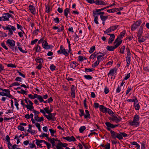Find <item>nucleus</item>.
I'll return each instance as SVG.
<instances>
[{"instance_id": "1", "label": "nucleus", "mask_w": 149, "mask_h": 149, "mask_svg": "<svg viewBox=\"0 0 149 149\" xmlns=\"http://www.w3.org/2000/svg\"><path fill=\"white\" fill-rule=\"evenodd\" d=\"M139 115H136L134 118V119L132 122H130V124L131 125H138L139 123L138 121L139 120Z\"/></svg>"}, {"instance_id": "2", "label": "nucleus", "mask_w": 149, "mask_h": 149, "mask_svg": "<svg viewBox=\"0 0 149 149\" xmlns=\"http://www.w3.org/2000/svg\"><path fill=\"white\" fill-rule=\"evenodd\" d=\"M122 40H121V41L119 42L116 43L115 45L114 46H108L107 47V49L109 51H113L114 49L117 48L120 44L121 43Z\"/></svg>"}, {"instance_id": "3", "label": "nucleus", "mask_w": 149, "mask_h": 149, "mask_svg": "<svg viewBox=\"0 0 149 149\" xmlns=\"http://www.w3.org/2000/svg\"><path fill=\"white\" fill-rule=\"evenodd\" d=\"M58 54H63L66 56H68V53L63 47L62 45H61L60 47V49L57 52Z\"/></svg>"}, {"instance_id": "4", "label": "nucleus", "mask_w": 149, "mask_h": 149, "mask_svg": "<svg viewBox=\"0 0 149 149\" xmlns=\"http://www.w3.org/2000/svg\"><path fill=\"white\" fill-rule=\"evenodd\" d=\"M6 42L10 48L12 49L13 50H14V48L13 47L15 45V42L14 40H12L8 39L7 40Z\"/></svg>"}, {"instance_id": "5", "label": "nucleus", "mask_w": 149, "mask_h": 149, "mask_svg": "<svg viewBox=\"0 0 149 149\" xmlns=\"http://www.w3.org/2000/svg\"><path fill=\"white\" fill-rule=\"evenodd\" d=\"M12 15L8 13H4L3 15V21H8L9 18Z\"/></svg>"}, {"instance_id": "6", "label": "nucleus", "mask_w": 149, "mask_h": 149, "mask_svg": "<svg viewBox=\"0 0 149 149\" xmlns=\"http://www.w3.org/2000/svg\"><path fill=\"white\" fill-rule=\"evenodd\" d=\"M63 139H65L67 141H76V139L73 136L71 137L66 136L65 137H63Z\"/></svg>"}, {"instance_id": "7", "label": "nucleus", "mask_w": 149, "mask_h": 149, "mask_svg": "<svg viewBox=\"0 0 149 149\" xmlns=\"http://www.w3.org/2000/svg\"><path fill=\"white\" fill-rule=\"evenodd\" d=\"M109 119L113 121H115L116 123H118L120 120V119H118L116 116H114L113 115L112 116L110 117Z\"/></svg>"}, {"instance_id": "8", "label": "nucleus", "mask_w": 149, "mask_h": 149, "mask_svg": "<svg viewBox=\"0 0 149 149\" xmlns=\"http://www.w3.org/2000/svg\"><path fill=\"white\" fill-rule=\"evenodd\" d=\"M42 46L43 48L45 49H48L50 48V46L48 45L47 42L45 40L44 42H43Z\"/></svg>"}, {"instance_id": "9", "label": "nucleus", "mask_w": 149, "mask_h": 149, "mask_svg": "<svg viewBox=\"0 0 149 149\" xmlns=\"http://www.w3.org/2000/svg\"><path fill=\"white\" fill-rule=\"evenodd\" d=\"M143 33V27L141 25L140 26L139 29V31L138 33L137 36L138 37V39H139L141 38V37L142 36V34Z\"/></svg>"}, {"instance_id": "10", "label": "nucleus", "mask_w": 149, "mask_h": 149, "mask_svg": "<svg viewBox=\"0 0 149 149\" xmlns=\"http://www.w3.org/2000/svg\"><path fill=\"white\" fill-rule=\"evenodd\" d=\"M100 109L101 111L103 113H106L107 112L108 109L105 107L103 105H100Z\"/></svg>"}, {"instance_id": "11", "label": "nucleus", "mask_w": 149, "mask_h": 149, "mask_svg": "<svg viewBox=\"0 0 149 149\" xmlns=\"http://www.w3.org/2000/svg\"><path fill=\"white\" fill-rule=\"evenodd\" d=\"M95 4L97 5H106L105 3L102 0L96 1H95Z\"/></svg>"}, {"instance_id": "12", "label": "nucleus", "mask_w": 149, "mask_h": 149, "mask_svg": "<svg viewBox=\"0 0 149 149\" xmlns=\"http://www.w3.org/2000/svg\"><path fill=\"white\" fill-rule=\"evenodd\" d=\"M29 8L31 13L34 14H35V9L33 6L32 5H30L29 6Z\"/></svg>"}, {"instance_id": "13", "label": "nucleus", "mask_w": 149, "mask_h": 149, "mask_svg": "<svg viewBox=\"0 0 149 149\" xmlns=\"http://www.w3.org/2000/svg\"><path fill=\"white\" fill-rule=\"evenodd\" d=\"M35 119L37 121L39 122H40L42 121H43L44 120L43 117H41L39 118V117L38 116V115H37L36 116L34 117Z\"/></svg>"}, {"instance_id": "14", "label": "nucleus", "mask_w": 149, "mask_h": 149, "mask_svg": "<svg viewBox=\"0 0 149 149\" xmlns=\"http://www.w3.org/2000/svg\"><path fill=\"white\" fill-rule=\"evenodd\" d=\"M70 13V10L68 8H66L64 10V15L66 17H68V14Z\"/></svg>"}, {"instance_id": "15", "label": "nucleus", "mask_w": 149, "mask_h": 149, "mask_svg": "<svg viewBox=\"0 0 149 149\" xmlns=\"http://www.w3.org/2000/svg\"><path fill=\"white\" fill-rule=\"evenodd\" d=\"M115 38V35H112L111 36H110L109 39L108 43L109 44L112 43V42L113 41Z\"/></svg>"}, {"instance_id": "16", "label": "nucleus", "mask_w": 149, "mask_h": 149, "mask_svg": "<svg viewBox=\"0 0 149 149\" xmlns=\"http://www.w3.org/2000/svg\"><path fill=\"white\" fill-rule=\"evenodd\" d=\"M99 12L97 9L94 10L93 11V16H94L95 18L98 17V16L97 15V12Z\"/></svg>"}, {"instance_id": "17", "label": "nucleus", "mask_w": 149, "mask_h": 149, "mask_svg": "<svg viewBox=\"0 0 149 149\" xmlns=\"http://www.w3.org/2000/svg\"><path fill=\"white\" fill-rule=\"evenodd\" d=\"M111 136L114 138H116L117 133L111 130L110 131Z\"/></svg>"}, {"instance_id": "18", "label": "nucleus", "mask_w": 149, "mask_h": 149, "mask_svg": "<svg viewBox=\"0 0 149 149\" xmlns=\"http://www.w3.org/2000/svg\"><path fill=\"white\" fill-rule=\"evenodd\" d=\"M35 61L37 63H39L40 64H42L43 62V59L42 58L40 57L37 58L35 59Z\"/></svg>"}, {"instance_id": "19", "label": "nucleus", "mask_w": 149, "mask_h": 149, "mask_svg": "<svg viewBox=\"0 0 149 149\" xmlns=\"http://www.w3.org/2000/svg\"><path fill=\"white\" fill-rule=\"evenodd\" d=\"M86 114L84 115V117L85 118H90V115L89 114V111L88 110H86L85 111Z\"/></svg>"}, {"instance_id": "20", "label": "nucleus", "mask_w": 149, "mask_h": 149, "mask_svg": "<svg viewBox=\"0 0 149 149\" xmlns=\"http://www.w3.org/2000/svg\"><path fill=\"white\" fill-rule=\"evenodd\" d=\"M12 27H13V28H11V27L9 28L10 29H8V31H9V32L10 33V34H9L8 35H13V31H12V30L13 31H15L16 30V28L15 26H12Z\"/></svg>"}, {"instance_id": "21", "label": "nucleus", "mask_w": 149, "mask_h": 149, "mask_svg": "<svg viewBox=\"0 0 149 149\" xmlns=\"http://www.w3.org/2000/svg\"><path fill=\"white\" fill-rule=\"evenodd\" d=\"M105 124L107 127H111V128H114V126H113V125L111 124L109 122H107L105 123Z\"/></svg>"}, {"instance_id": "22", "label": "nucleus", "mask_w": 149, "mask_h": 149, "mask_svg": "<svg viewBox=\"0 0 149 149\" xmlns=\"http://www.w3.org/2000/svg\"><path fill=\"white\" fill-rule=\"evenodd\" d=\"M103 55H99L97 57V60L99 62L103 60V56H104L103 54L102 53H101Z\"/></svg>"}, {"instance_id": "23", "label": "nucleus", "mask_w": 149, "mask_h": 149, "mask_svg": "<svg viewBox=\"0 0 149 149\" xmlns=\"http://www.w3.org/2000/svg\"><path fill=\"white\" fill-rule=\"evenodd\" d=\"M26 107L27 109H29L31 111H33V110L34 109V107L32 105H26Z\"/></svg>"}, {"instance_id": "24", "label": "nucleus", "mask_w": 149, "mask_h": 149, "mask_svg": "<svg viewBox=\"0 0 149 149\" xmlns=\"http://www.w3.org/2000/svg\"><path fill=\"white\" fill-rule=\"evenodd\" d=\"M17 146L16 144H14L13 146H12L11 144V146L9 145H8V147L9 149H15Z\"/></svg>"}, {"instance_id": "25", "label": "nucleus", "mask_w": 149, "mask_h": 149, "mask_svg": "<svg viewBox=\"0 0 149 149\" xmlns=\"http://www.w3.org/2000/svg\"><path fill=\"white\" fill-rule=\"evenodd\" d=\"M100 17L102 21H105L108 18V16L101 15Z\"/></svg>"}, {"instance_id": "26", "label": "nucleus", "mask_w": 149, "mask_h": 149, "mask_svg": "<svg viewBox=\"0 0 149 149\" xmlns=\"http://www.w3.org/2000/svg\"><path fill=\"white\" fill-rule=\"evenodd\" d=\"M126 50L127 51V55L126 58H130L131 54L130 49L128 48H127L126 49Z\"/></svg>"}, {"instance_id": "27", "label": "nucleus", "mask_w": 149, "mask_h": 149, "mask_svg": "<svg viewBox=\"0 0 149 149\" xmlns=\"http://www.w3.org/2000/svg\"><path fill=\"white\" fill-rule=\"evenodd\" d=\"M35 48L36 49V52H40L41 51V48L40 46L37 45L35 47Z\"/></svg>"}, {"instance_id": "28", "label": "nucleus", "mask_w": 149, "mask_h": 149, "mask_svg": "<svg viewBox=\"0 0 149 149\" xmlns=\"http://www.w3.org/2000/svg\"><path fill=\"white\" fill-rule=\"evenodd\" d=\"M6 139L7 141V142H8V145H10V146L11 145V143L10 142V137H9V136L8 135H7L6 136Z\"/></svg>"}, {"instance_id": "29", "label": "nucleus", "mask_w": 149, "mask_h": 149, "mask_svg": "<svg viewBox=\"0 0 149 149\" xmlns=\"http://www.w3.org/2000/svg\"><path fill=\"white\" fill-rule=\"evenodd\" d=\"M5 96L8 97L10 98L13 99L12 96L10 93V91H9L7 93H6V94L5 95Z\"/></svg>"}, {"instance_id": "30", "label": "nucleus", "mask_w": 149, "mask_h": 149, "mask_svg": "<svg viewBox=\"0 0 149 149\" xmlns=\"http://www.w3.org/2000/svg\"><path fill=\"white\" fill-rule=\"evenodd\" d=\"M125 48V47L124 45L122 46L120 49V52L122 54H124V50Z\"/></svg>"}, {"instance_id": "31", "label": "nucleus", "mask_w": 149, "mask_h": 149, "mask_svg": "<svg viewBox=\"0 0 149 149\" xmlns=\"http://www.w3.org/2000/svg\"><path fill=\"white\" fill-rule=\"evenodd\" d=\"M121 133V132H120L119 134L117 133V134L116 138H118L119 140H121L123 139Z\"/></svg>"}, {"instance_id": "32", "label": "nucleus", "mask_w": 149, "mask_h": 149, "mask_svg": "<svg viewBox=\"0 0 149 149\" xmlns=\"http://www.w3.org/2000/svg\"><path fill=\"white\" fill-rule=\"evenodd\" d=\"M127 67H128L130 63V58H126Z\"/></svg>"}, {"instance_id": "33", "label": "nucleus", "mask_w": 149, "mask_h": 149, "mask_svg": "<svg viewBox=\"0 0 149 149\" xmlns=\"http://www.w3.org/2000/svg\"><path fill=\"white\" fill-rule=\"evenodd\" d=\"M58 141L61 144L62 147H66V146L67 145V144L66 143H62V142H60V141L59 140H58L56 139V141Z\"/></svg>"}, {"instance_id": "34", "label": "nucleus", "mask_w": 149, "mask_h": 149, "mask_svg": "<svg viewBox=\"0 0 149 149\" xmlns=\"http://www.w3.org/2000/svg\"><path fill=\"white\" fill-rule=\"evenodd\" d=\"M122 37L120 36H119L115 40V42H114V44H115L116 43H118L120 41V40H121V38ZM121 40H120L121 41Z\"/></svg>"}, {"instance_id": "35", "label": "nucleus", "mask_w": 149, "mask_h": 149, "mask_svg": "<svg viewBox=\"0 0 149 149\" xmlns=\"http://www.w3.org/2000/svg\"><path fill=\"white\" fill-rule=\"evenodd\" d=\"M62 147L61 144L59 143L56 144V149H64Z\"/></svg>"}, {"instance_id": "36", "label": "nucleus", "mask_w": 149, "mask_h": 149, "mask_svg": "<svg viewBox=\"0 0 149 149\" xmlns=\"http://www.w3.org/2000/svg\"><path fill=\"white\" fill-rule=\"evenodd\" d=\"M48 140L49 141H50V142L52 143H55V141H56V139H55L54 138H53L52 139H51L50 138H48Z\"/></svg>"}, {"instance_id": "37", "label": "nucleus", "mask_w": 149, "mask_h": 149, "mask_svg": "<svg viewBox=\"0 0 149 149\" xmlns=\"http://www.w3.org/2000/svg\"><path fill=\"white\" fill-rule=\"evenodd\" d=\"M112 31L111 27L106 30V31H104V33H107Z\"/></svg>"}, {"instance_id": "38", "label": "nucleus", "mask_w": 149, "mask_h": 149, "mask_svg": "<svg viewBox=\"0 0 149 149\" xmlns=\"http://www.w3.org/2000/svg\"><path fill=\"white\" fill-rule=\"evenodd\" d=\"M79 111L80 112V113H79V116H80L82 117L83 116H84L85 114L83 110L82 109H79Z\"/></svg>"}, {"instance_id": "39", "label": "nucleus", "mask_w": 149, "mask_h": 149, "mask_svg": "<svg viewBox=\"0 0 149 149\" xmlns=\"http://www.w3.org/2000/svg\"><path fill=\"white\" fill-rule=\"evenodd\" d=\"M95 49V47L94 46H93L91 48L89 52L91 54L93 52Z\"/></svg>"}, {"instance_id": "40", "label": "nucleus", "mask_w": 149, "mask_h": 149, "mask_svg": "<svg viewBox=\"0 0 149 149\" xmlns=\"http://www.w3.org/2000/svg\"><path fill=\"white\" fill-rule=\"evenodd\" d=\"M85 129L86 127L85 126L81 127L79 129V131L80 133H82Z\"/></svg>"}, {"instance_id": "41", "label": "nucleus", "mask_w": 149, "mask_h": 149, "mask_svg": "<svg viewBox=\"0 0 149 149\" xmlns=\"http://www.w3.org/2000/svg\"><path fill=\"white\" fill-rule=\"evenodd\" d=\"M71 94L72 96L73 97H75V90H71Z\"/></svg>"}, {"instance_id": "42", "label": "nucleus", "mask_w": 149, "mask_h": 149, "mask_svg": "<svg viewBox=\"0 0 149 149\" xmlns=\"http://www.w3.org/2000/svg\"><path fill=\"white\" fill-rule=\"evenodd\" d=\"M134 108L136 110H138L139 109V105L138 103L134 104Z\"/></svg>"}, {"instance_id": "43", "label": "nucleus", "mask_w": 149, "mask_h": 149, "mask_svg": "<svg viewBox=\"0 0 149 149\" xmlns=\"http://www.w3.org/2000/svg\"><path fill=\"white\" fill-rule=\"evenodd\" d=\"M99 63L100 62L98 61H96L92 64V67H96L99 64Z\"/></svg>"}, {"instance_id": "44", "label": "nucleus", "mask_w": 149, "mask_h": 149, "mask_svg": "<svg viewBox=\"0 0 149 149\" xmlns=\"http://www.w3.org/2000/svg\"><path fill=\"white\" fill-rule=\"evenodd\" d=\"M138 27L136 25H135L134 24H133L132 26L131 27V30L134 31Z\"/></svg>"}, {"instance_id": "45", "label": "nucleus", "mask_w": 149, "mask_h": 149, "mask_svg": "<svg viewBox=\"0 0 149 149\" xmlns=\"http://www.w3.org/2000/svg\"><path fill=\"white\" fill-rule=\"evenodd\" d=\"M56 29H58V32H61L64 29V28L63 26L62 25L61 26L59 29H58V27L56 26Z\"/></svg>"}, {"instance_id": "46", "label": "nucleus", "mask_w": 149, "mask_h": 149, "mask_svg": "<svg viewBox=\"0 0 149 149\" xmlns=\"http://www.w3.org/2000/svg\"><path fill=\"white\" fill-rule=\"evenodd\" d=\"M84 77L86 79H91L93 78V77L90 75H85Z\"/></svg>"}, {"instance_id": "47", "label": "nucleus", "mask_w": 149, "mask_h": 149, "mask_svg": "<svg viewBox=\"0 0 149 149\" xmlns=\"http://www.w3.org/2000/svg\"><path fill=\"white\" fill-rule=\"evenodd\" d=\"M118 26V25H117L116 26H111V29L112 30V31H114L115 30H116Z\"/></svg>"}, {"instance_id": "48", "label": "nucleus", "mask_w": 149, "mask_h": 149, "mask_svg": "<svg viewBox=\"0 0 149 149\" xmlns=\"http://www.w3.org/2000/svg\"><path fill=\"white\" fill-rule=\"evenodd\" d=\"M115 73V71L114 69H111V70L108 73V74H111V75H113Z\"/></svg>"}, {"instance_id": "49", "label": "nucleus", "mask_w": 149, "mask_h": 149, "mask_svg": "<svg viewBox=\"0 0 149 149\" xmlns=\"http://www.w3.org/2000/svg\"><path fill=\"white\" fill-rule=\"evenodd\" d=\"M107 112L111 115L113 116V114H114V113L110 109H108Z\"/></svg>"}, {"instance_id": "50", "label": "nucleus", "mask_w": 149, "mask_h": 149, "mask_svg": "<svg viewBox=\"0 0 149 149\" xmlns=\"http://www.w3.org/2000/svg\"><path fill=\"white\" fill-rule=\"evenodd\" d=\"M18 129L20 130L21 131H23L24 130V127L20 125H19L18 126Z\"/></svg>"}, {"instance_id": "51", "label": "nucleus", "mask_w": 149, "mask_h": 149, "mask_svg": "<svg viewBox=\"0 0 149 149\" xmlns=\"http://www.w3.org/2000/svg\"><path fill=\"white\" fill-rule=\"evenodd\" d=\"M56 67L53 64L51 65L50 66V69L51 70L53 71L55 70Z\"/></svg>"}, {"instance_id": "52", "label": "nucleus", "mask_w": 149, "mask_h": 149, "mask_svg": "<svg viewBox=\"0 0 149 149\" xmlns=\"http://www.w3.org/2000/svg\"><path fill=\"white\" fill-rule=\"evenodd\" d=\"M141 21L140 20H138V21L136 22L134 24L136 25V26L138 27L141 24Z\"/></svg>"}, {"instance_id": "53", "label": "nucleus", "mask_w": 149, "mask_h": 149, "mask_svg": "<svg viewBox=\"0 0 149 149\" xmlns=\"http://www.w3.org/2000/svg\"><path fill=\"white\" fill-rule=\"evenodd\" d=\"M7 66L8 67L11 68H16V65L13 64H8L7 65Z\"/></svg>"}, {"instance_id": "54", "label": "nucleus", "mask_w": 149, "mask_h": 149, "mask_svg": "<svg viewBox=\"0 0 149 149\" xmlns=\"http://www.w3.org/2000/svg\"><path fill=\"white\" fill-rule=\"evenodd\" d=\"M116 11V9H115V8H112L107 10V12L109 13H113Z\"/></svg>"}, {"instance_id": "55", "label": "nucleus", "mask_w": 149, "mask_h": 149, "mask_svg": "<svg viewBox=\"0 0 149 149\" xmlns=\"http://www.w3.org/2000/svg\"><path fill=\"white\" fill-rule=\"evenodd\" d=\"M11 27V28H12L13 27H12V26L11 25H8L7 26H5L4 28H3V29L4 30H8V29H10L9 28Z\"/></svg>"}, {"instance_id": "56", "label": "nucleus", "mask_w": 149, "mask_h": 149, "mask_svg": "<svg viewBox=\"0 0 149 149\" xmlns=\"http://www.w3.org/2000/svg\"><path fill=\"white\" fill-rule=\"evenodd\" d=\"M82 145L84 147L85 149H88L87 144L86 143H84V142H82Z\"/></svg>"}, {"instance_id": "57", "label": "nucleus", "mask_w": 149, "mask_h": 149, "mask_svg": "<svg viewBox=\"0 0 149 149\" xmlns=\"http://www.w3.org/2000/svg\"><path fill=\"white\" fill-rule=\"evenodd\" d=\"M29 145L30 147L31 148H32L34 147H36L33 142V143H30L29 144Z\"/></svg>"}, {"instance_id": "58", "label": "nucleus", "mask_w": 149, "mask_h": 149, "mask_svg": "<svg viewBox=\"0 0 149 149\" xmlns=\"http://www.w3.org/2000/svg\"><path fill=\"white\" fill-rule=\"evenodd\" d=\"M18 48L20 50V51L22 53H27V51H26L25 50H23L22 48L20 47H18Z\"/></svg>"}, {"instance_id": "59", "label": "nucleus", "mask_w": 149, "mask_h": 149, "mask_svg": "<svg viewBox=\"0 0 149 149\" xmlns=\"http://www.w3.org/2000/svg\"><path fill=\"white\" fill-rule=\"evenodd\" d=\"M1 46L5 49L6 50H7L8 49V48L6 46L5 43L3 42H2L1 43Z\"/></svg>"}, {"instance_id": "60", "label": "nucleus", "mask_w": 149, "mask_h": 149, "mask_svg": "<svg viewBox=\"0 0 149 149\" xmlns=\"http://www.w3.org/2000/svg\"><path fill=\"white\" fill-rule=\"evenodd\" d=\"M97 54L95 52L93 54H92L91 55V56L90 57V58H94V57L96 56L97 55Z\"/></svg>"}, {"instance_id": "61", "label": "nucleus", "mask_w": 149, "mask_h": 149, "mask_svg": "<svg viewBox=\"0 0 149 149\" xmlns=\"http://www.w3.org/2000/svg\"><path fill=\"white\" fill-rule=\"evenodd\" d=\"M86 1L90 4L95 3V1L94 0H86Z\"/></svg>"}, {"instance_id": "62", "label": "nucleus", "mask_w": 149, "mask_h": 149, "mask_svg": "<svg viewBox=\"0 0 149 149\" xmlns=\"http://www.w3.org/2000/svg\"><path fill=\"white\" fill-rule=\"evenodd\" d=\"M44 109L45 111L46 112L49 114L50 113V112L49 110V108L48 107H46Z\"/></svg>"}, {"instance_id": "63", "label": "nucleus", "mask_w": 149, "mask_h": 149, "mask_svg": "<svg viewBox=\"0 0 149 149\" xmlns=\"http://www.w3.org/2000/svg\"><path fill=\"white\" fill-rule=\"evenodd\" d=\"M110 145L109 143H107V144L105 146V149H110Z\"/></svg>"}, {"instance_id": "64", "label": "nucleus", "mask_w": 149, "mask_h": 149, "mask_svg": "<svg viewBox=\"0 0 149 149\" xmlns=\"http://www.w3.org/2000/svg\"><path fill=\"white\" fill-rule=\"evenodd\" d=\"M104 92L106 94H107L109 92V89L107 88V87H105L104 89Z\"/></svg>"}]
</instances>
